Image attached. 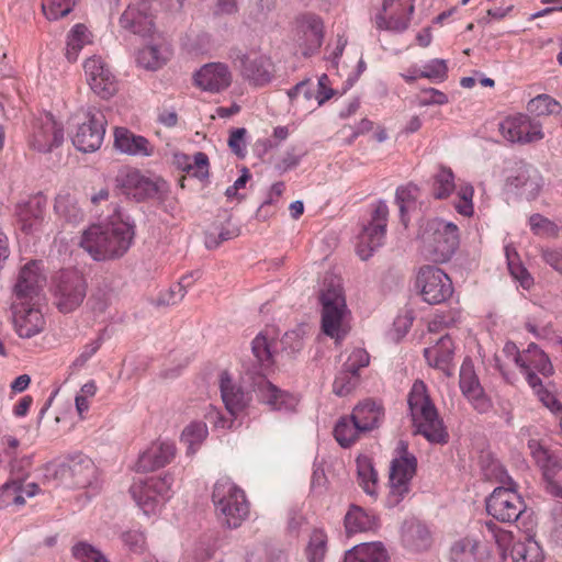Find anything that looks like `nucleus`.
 <instances>
[{
    "label": "nucleus",
    "instance_id": "49530a36",
    "mask_svg": "<svg viewBox=\"0 0 562 562\" xmlns=\"http://www.w3.org/2000/svg\"><path fill=\"white\" fill-rule=\"evenodd\" d=\"M87 32V27L81 23L76 24L69 32L66 45V57L69 61L77 60L79 52L88 42Z\"/></svg>",
    "mask_w": 562,
    "mask_h": 562
},
{
    "label": "nucleus",
    "instance_id": "58836bf2",
    "mask_svg": "<svg viewBox=\"0 0 562 562\" xmlns=\"http://www.w3.org/2000/svg\"><path fill=\"white\" fill-rule=\"evenodd\" d=\"M504 252L512 278L519 284L520 288L524 290H529L533 285V278L520 262L516 248L507 244L504 247Z\"/></svg>",
    "mask_w": 562,
    "mask_h": 562
},
{
    "label": "nucleus",
    "instance_id": "dca6fc26",
    "mask_svg": "<svg viewBox=\"0 0 562 562\" xmlns=\"http://www.w3.org/2000/svg\"><path fill=\"white\" fill-rule=\"evenodd\" d=\"M64 142V128L50 113L33 119L29 133V146L38 153H49Z\"/></svg>",
    "mask_w": 562,
    "mask_h": 562
},
{
    "label": "nucleus",
    "instance_id": "9b49d317",
    "mask_svg": "<svg viewBox=\"0 0 562 562\" xmlns=\"http://www.w3.org/2000/svg\"><path fill=\"white\" fill-rule=\"evenodd\" d=\"M322 330L339 341L345 338L348 330L344 325L347 305L340 286L329 285L322 291Z\"/></svg>",
    "mask_w": 562,
    "mask_h": 562
},
{
    "label": "nucleus",
    "instance_id": "09e8293b",
    "mask_svg": "<svg viewBox=\"0 0 562 562\" xmlns=\"http://www.w3.org/2000/svg\"><path fill=\"white\" fill-rule=\"evenodd\" d=\"M327 551V536L321 529L313 530L306 547L308 562H323Z\"/></svg>",
    "mask_w": 562,
    "mask_h": 562
},
{
    "label": "nucleus",
    "instance_id": "6e6552de",
    "mask_svg": "<svg viewBox=\"0 0 562 562\" xmlns=\"http://www.w3.org/2000/svg\"><path fill=\"white\" fill-rule=\"evenodd\" d=\"M519 368L538 398L547 407L555 405V397L543 386L541 379L536 374L538 372L543 376H549L553 373V366L548 355L538 345L532 342L522 352Z\"/></svg>",
    "mask_w": 562,
    "mask_h": 562
},
{
    "label": "nucleus",
    "instance_id": "864d4df0",
    "mask_svg": "<svg viewBox=\"0 0 562 562\" xmlns=\"http://www.w3.org/2000/svg\"><path fill=\"white\" fill-rule=\"evenodd\" d=\"M72 555L79 562H108L106 558L91 544L79 542L72 547Z\"/></svg>",
    "mask_w": 562,
    "mask_h": 562
},
{
    "label": "nucleus",
    "instance_id": "338daca9",
    "mask_svg": "<svg viewBox=\"0 0 562 562\" xmlns=\"http://www.w3.org/2000/svg\"><path fill=\"white\" fill-rule=\"evenodd\" d=\"M550 538L557 544L562 546V504H557L552 509V527Z\"/></svg>",
    "mask_w": 562,
    "mask_h": 562
},
{
    "label": "nucleus",
    "instance_id": "8fccbe9b",
    "mask_svg": "<svg viewBox=\"0 0 562 562\" xmlns=\"http://www.w3.org/2000/svg\"><path fill=\"white\" fill-rule=\"evenodd\" d=\"M358 481L368 495L376 494L378 473L369 460H358Z\"/></svg>",
    "mask_w": 562,
    "mask_h": 562
},
{
    "label": "nucleus",
    "instance_id": "ddd939ff",
    "mask_svg": "<svg viewBox=\"0 0 562 562\" xmlns=\"http://www.w3.org/2000/svg\"><path fill=\"white\" fill-rule=\"evenodd\" d=\"M114 182L119 194L138 202L158 198L166 191V182L164 180H151L135 169L120 170Z\"/></svg>",
    "mask_w": 562,
    "mask_h": 562
},
{
    "label": "nucleus",
    "instance_id": "ea45409f",
    "mask_svg": "<svg viewBox=\"0 0 562 562\" xmlns=\"http://www.w3.org/2000/svg\"><path fill=\"white\" fill-rule=\"evenodd\" d=\"M375 525L376 520L373 515L355 505L345 516V528L349 535L371 530Z\"/></svg>",
    "mask_w": 562,
    "mask_h": 562
},
{
    "label": "nucleus",
    "instance_id": "b1692460",
    "mask_svg": "<svg viewBox=\"0 0 562 562\" xmlns=\"http://www.w3.org/2000/svg\"><path fill=\"white\" fill-rule=\"evenodd\" d=\"M56 473L61 477L71 479L74 486L85 488L95 480L97 468L89 457L78 453L61 463Z\"/></svg>",
    "mask_w": 562,
    "mask_h": 562
},
{
    "label": "nucleus",
    "instance_id": "5701e85b",
    "mask_svg": "<svg viewBox=\"0 0 562 562\" xmlns=\"http://www.w3.org/2000/svg\"><path fill=\"white\" fill-rule=\"evenodd\" d=\"M459 384L463 395L471 402L475 411L481 414L490 411L492 407L491 401L479 382L470 358H465L460 368Z\"/></svg>",
    "mask_w": 562,
    "mask_h": 562
},
{
    "label": "nucleus",
    "instance_id": "052dcab7",
    "mask_svg": "<svg viewBox=\"0 0 562 562\" xmlns=\"http://www.w3.org/2000/svg\"><path fill=\"white\" fill-rule=\"evenodd\" d=\"M88 305L95 314H103L110 305V292L105 289H97L88 300Z\"/></svg>",
    "mask_w": 562,
    "mask_h": 562
},
{
    "label": "nucleus",
    "instance_id": "4be33fe9",
    "mask_svg": "<svg viewBox=\"0 0 562 562\" xmlns=\"http://www.w3.org/2000/svg\"><path fill=\"white\" fill-rule=\"evenodd\" d=\"M92 91L102 99L111 98L117 91V81L100 57H91L83 65Z\"/></svg>",
    "mask_w": 562,
    "mask_h": 562
},
{
    "label": "nucleus",
    "instance_id": "0e129e2a",
    "mask_svg": "<svg viewBox=\"0 0 562 562\" xmlns=\"http://www.w3.org/2000/svg\"><path fill=\"white\" fill-rule=\"evenodd\" d=\"M122 541L133 552H142L145 548V536L139 530H128L122 533Z\"/></svg>",
    "mask_w": 562,
    "mask_h": 562
},
{
    "label": "nucleus",
    "instance_id": "6e6d98bb",
    "mask_svg": "<svg viewBox=\"0 0 562 562\" xmlns=\"http://www.w3.org/2000/svg\"><path fill=\"white\" fill-rule=\"evenodd\" d=\"M42 11L48 20H57L71 11V0H47L42 4Z\"/></svg>",
    "mask_w": 562,
    "mask_h": 562
},
{
    "label": "nucleus",
    "instance_id": "a19ab883",
    "mask_svg": "<svg viewBox=\"0 0 562 562\" xmlns=\"http://www.w3.org/2000/svg\"><path fill=\"white\" fill-rule=\"evenodd\" d=\"M358 427L360 426L352 418V415L339 418L334 428L335 439L342 448L351 447L363 434V430L358 429Z\"/></svg>",
    "mask_w": 562,
    "mask_h": 562
},
{
    "label": "nucleus",
    "instance_id": "a18cd8bd",
    "mask_svg": "<svg viewBox=\"0 0 562 562\" xmlns=\"http://www.w3.org/2000/svg\"><path fill=\"white\" fill-rule=\"evenodd\" d=\"M168 58L167 48L161 49L157 45H148L138 52L137 63L148 70H157L167 63Z\"/></svg>",
    "mask_w": 562,
    "mask_h": 562
},
{
    "label": "nucleus",
    "instance_id": "4d7b16f0",
    "mask_svg": "<svg viewBox=\"0 0 562 562\" xmlns=\"http://www.w3.org/2000/svg\"><path fill=\"white\" fill-rule=\"evenodd\" d=\"M529 225L531 231L539 236H554L558 231L557 225L541 214H532L529 217Z\"/></svg>",
    "mask_w": 562,
    "mask_h": 562
},
{
    "label": "nucleus",
    "instance_id": "603ef678",
    "mask_svg": "<svg viewBox=\"0 0 562 562\" xmlns=\"http://www.w3.org/2000/svg\"><path fill=\"white\" fill-rule=\"evenodd\" d=\"M209 165L207 155L203 151H198L193 155V160L186 165L182 171L199 180H205L209 178Z\"/></svg>",
    "mask_w": 562,
    "mask_h": 562
},
{
    "label": "nucleus",
    "instance_id": "f03ea898",
    "mask_svg": "<svg viewBox=\"0 0 562 562\" xmlns=\"http://www.w3.org/2000/svg\"><path fill=\"white\" fill-rule=\"evenodd\" d=\"M134 235V227L124 222L91 225L82 233L80 246L97 261L113 260L130 249Z\"/></svg>",
    "mask_w": 562,
    "mask_h": 562
},
{
    "label": "nucleus",
    "instance_id": "7c9ffc66",
    "mask_svg": "<svg viewBox=\"0 0 562 562\" xmlns=\"http://www.w3.org/2000/svg\"><path fill=\"white\" fill-rule=\"evenodd\" d=\"M450 560L451 562H488V551L480 541L463 538L451 547Z\"/></svg>",
    "mask_w": 562,
    "mask_h": 562
},
{
    "label": "nucleus",
    "instance_id": "79ce46f5",
    "mask_svg": "<svg viewBox=\"0 0 562 562\" xmlns=\"http://www.w3.org/2000/svg\"><path fill=\"white\" fill-rule=\"evenodd\" d=\"M54 210L65 221L78 224L83 220V212L77 200L69 193H59L55 199Z\"/></svg>",
    "mask_w": 562,
    "mask_h": 562
},
{
    "label": "nucleus",
    "instance_id": "13d9d810",
    "mask_svg": "<svg viewBox=\"0 0 562 562\" xmlns=\"http://www.w3.org/2000/svg\"><path fill=\"white\" fill-rule=\"evenodd\" d=\"M358 379L349 373H338L333 383V392L338 396L348 395L357 385Z\"/></svg>",
    "mask_w": 562,
    "mask_h": 562
},
{
    "label": "nucleus",
    "instance_id": "f3484780",
    "mask_svg": "<svg viewBox=\"0 0 562 562\" xmlns=\"http://www.w3.org/2000/svg\"><path fill=\"white\" fill-rule=\"evenodd\" d=\"M423 300L429 304L446 302L453 293L452 281L447 273L435 266L419 269L416 280Z\"/></svg>",
    "mask_w": 562,
    "mask_h": 562
},
{
    "label": "nucleus",
    "instance_id": "473e14b6",
    "mask_svg": "<svg viewBox=\"0 0 562 562\" xmlns=\"http://www.w3.org/2000/svg\"><path fill=\"white\" fill-rule=\"evenodd\" d=\"M220 389L227 412L232 416L237 417L247 406L249 397L240 387L233 383L227 373L221 375Z\"/></svg>",
    "mask_w": 562,
    "mask_h": 562
},
{
    "label": "nucleus",
    "instance_id": "e433bc0d",
    "mask_svg": "<svg viewBox=\"0 0 562 562\" xmlns=\"http://www.w3.org/2000/svg\"><path fill=\"white\" fill-rule=\"evenodd\" d=\"M402 541L413 551H423L430 547L431 537L428 528L419 521H406L402 528Z\"/></svg>",
    "mask_w": 562,
    "mask_h": 562
},
{
    "label": "nucleus",
    "instance_id": "423d86ee",
    "mask_svg": "<svg viewBox=\"0 0 562 562\" xmlns=\"http://www.w3.org/2000/svg\"><path fill=\"white\" fill-rule=\"evenodd\" d=\"M396 457L391 461L386 506L396 507L409 494L412 480L417 471V458L408 451L407 442L401 440Z\"/></svg>",
    "mask_w": 562,
    "mask_h": 562
},
{
    "label": "nucleus",
    "instance_id": "f704fd0d",
    "mask_svg": "<svg viewBox=\"0 0 562 562\" xmlns=\"http://www.w3.org/2000/svg\"><path fill=\"white\" fill-rule=\"evenodd\" d=\"M15 314V330L21 338H31L43 330L44 317L40 310L24 307Z\"/></svg>",
    "mask_w": 562,
    "mask_h": 562
},
{
    "label": "nucleus",
    "instance_id": "f8f14e48",
    "mask_svg": "<svg viewBox=\"0 0 562 562\" xmlns=\"http://www.w3.org/2000/svg\"><path fill=\"white\" fill-rule=\"evenodd\" d=\"M494 543L502 561L510 557L513 562H542L543 550L532 537L516 541L513 531L494 527Z\"/></svg>",
    "mask_w": 562,
    "mask_h": 562
},
{
    "label": "nucleus",
    "instance_id": "393cba45",
    "mask_svg": "<svg viewBox=\"0 0 562 562\" xmlns=\"http://www.w3.org/2000/svg\"><path fill=\"white\" fill-rule=\"evenodd\" d=\"M45 284V277L41 273L36 261L27 262L20 271L14 285V294L21 304L32 302L40 295Z\"/></svg>",
    "mask_w": 562,
    "mask_h": 562
},
{
    "label": "nucleus",
    "instance_id": "9d476101",
    "mask_svg": "<svg viewBox=\"0 0 562 562\" xmlns=\"http://www.w3.org/2000/svg\"><path fill=\"white\" fill-rule=\"evenodd\" d=\"M173 477L166 473L164 476H150L137 480L130 487V494L142 512L149 516L156 514L159 506L170 497Z\"/></svg>",
    "mask_w": 562,
    "mask_h": 562
},
{
    "label": "nucleus",
    "instance_id": "6ab92c4d",
    "mask_svg": "<svg viewBox=\"0 0 562 562\" xmlns=\"http://www.w3.org/2000/svg\"><path fill=\"white\" fill-rule=\"evenodd\" d=\"M502 136L513 144H530L544 137L542 125L527 114L507 116L499 123Z\"/></svg>",
    "mask_w": 562,
    "mask_h": 562
},
{
    "label": "nucleus",
    "instance_id": "bb28decb",
    "mask_svg": "<svg viewBox=\"0 0 562 562\" xmlns=\"http://www.w3.org/2000/svg\"><path fill=\"white\" fill-rule=\"evenodd\" d=\"M194 82L205 91L220 92L231 85L232 76L226 65L212 63L195 72Z\"/></svg>",
    "mask_w": 562,
    "mask_h": 562
},
{
    "label": "nucleus",
    "instance_id": "aec40b11",
    "mask_svg": "<svg viewBox=\"0 0 562 562\" xmlns=\"http://www.w3.org/2000/svg\"><path fill=\"white\" fill-rule=\"evenodd\" d=\"M528 448L542 471L547 492L554 497L562 498V484L559 481L562 475V465L559 460L536 439L528 440Z\"/></svg>",
    "mask_w": 562,
    "mask_h": 562
},
{
    "label": "nucleus",
    "instance_id": "f257e3e1",
    "mask_svg": "<svg viewBox=\"0 0 562 562\" xmlns=\"http://www.w3.org/2000/svg\"><path fill=\"white\" fill-rule=\"evenodd\" d=\"M272 340L259 333L251 341L254 360L246 367L248 374L254 375V392L260 402L273 411L290 409L293 406L292 396L273 385L265 375V371L273 364Z\"/></svg>",
    "mask_w": 562,
    "mask_h": 562
},
{
    "label": "nucleus",
    "instance_id": "774afa93",
    "mask_svg": "<svg viewBox=\"0 0 562 562\" xmlns=\"http://www.w3.org/2000/svg\"><path fill=\"white\" fill-rule=\"evenodd\" d=\"M541 258L554 271L562 274V248H543Z\"/></svg>",
    "mask_w": 562,
    "mask_h": 562
},
{
    "label": "nucleus",
    "instance_id": "72a5a7b5",
    "mask_svg": "<svg viewBox=\"0 0 562 562\" xmlns=\"http://www.w3.org/2000/svg\"><path fill=\"white\" fill-rule=\"evenodd\" d=\"M352 418L359 424L358 429L363 432L378 428L383 419V407L371 400L358 404L352 413Z\"/></svg>",
    "mask_w": 562,
    "mask_h": 562
},
{
    "label": "nucleus",
    "instance_id": "412c9836",
    "mask_svg": "<svg viewBox=\"0 0 562 562\" xmlns=\"http://www.w3.org/2000/svg\"><path fill=\"white\" fill-rule=\"evenodd\" d=\"M234 63L239 68L243 78L255 87L266 86L273 78V63L263 55L238 52Z\"/></svg>",
    "mask_w": 562,
    "mask_h": 562
},
{
    "label": "nucleus",
    "instance_id": "680f3d73",
    "mask_svg": "<svg viewBox=\"0 0 562 562\" xmlns=\"http://www.w3.org/2000/svg\"><path fill=\"white\" fill-rule=\"evenodd\" d=\"M246 134L247 131L244 127L234 128L229 134L228 146L231 150L239 158H244L246 155Z\"/></svg>",
    "mask_w": 562,
    "mask_h": 562
},
{
    "label": "nucleus",
    "instance_id": "5fc2aeb1",
    "mask_svg": "<svg viewBox=\"0 0 562 562\" xmlns=\"http://www.w3.org/2000/svg\"><path fill=\"white\" fill-rule=\"evenodd\" d=\"M473 193L474 189L471 184L460 186L457 192L458 201L454 203V207L459 214L464 216L473 214Z\"/></svg>",
    "mask_w": 562,
    "mask_h": 562
},
{
    "label": "nucleus",
    "instance_id": "39448f33",
    "mask_svg": "<svg viewBox=\"0 0 562 562\" xmlns=\"http://www.w3.org/2000/svg\"><path fill=\"white\" fill-rule=\"evenodd\" d=\"M212 501L221 524L227 528H238L249 514L244 491L229 479L215 483Z\"/></svg>",
    "mask_w": 562,
    "mask_h": 562
},
{
    "label": "nucleus",
    "instance_id": "20e7f679",
    "mask_svg": "<svg viewBox=\"0 0 562 562\" xmlns=\"http://www.w3.org/2000/svg\"><path fill=\"white\" fill-rule=\"evenodd\" d=\"M420 252L429 261L443 263L459 247V228L441 218L427 220L419 229Z\"/></svg>",
    "mask_w": 562,
    "mask_h": 562
},
{
    "label": "nucleus",
    "instance_id": "e2e57ef3",
    "mask_svg": "<svg viewBox=\"0 0 562 562\" xmlns=\"http://www.w3.org/2000/svg\"><path fill=\"white\" fill-rule=\"evenodd\" d=\"M104 334L105 329L100 331L98 338L94 341L85 346L83 351L74 361L75 367H83L87 361L100 349L104 340Z\"/></svg>",
    "mask_w": 562,
    "mask_h": 562
},
{
    "label": "nucleus",
    "instance_id": "2f4dec72",
    "mask_svg": "<svg viewBox=\"0 0 562 562\" xmlns=\"http://www.w3.org/2000/svg\"><path fill=\"white\" fill-rule=\"evenodd\" d=\"M424 356L429 366L441 370L447 376L452 375L453 341L449 336L441 337L436 346L426 348Z\"/></svg>",
    "mask_w": 562,
    "mask_h": 562
},
{
    "label": "nucleus",
    "instance_id": "1a4fd4ad",
    "mask_svg": "<svg viewBox=\"0 0 562 562\" xmlns=\"http://www.w3.org/2000/svg\"><path fill=\"white\" fill-rule=\"evenodd\" d=\"M87 281L76 269L61 270L53 281L54 304L60 313L77 310L87 295Z\"/></svg>",
    "mask_w": 562,
    "mask_h": 562
},
{
    "label": "nucleus",
    "instance_id": "bf43d9fd",
    "mask_svg": "<svg viewBox=\"0 0 562 562\" xmlns=\"http://www.w3.org/2000/svg\"><path fill=\"white\" fill-rule=\"evenodd\" d=\"M447 71L446 60L437 58L425 65L424 70L419 72V77L443 80L447 77Z\"/></svg>",
    "mask_w": 562,
    "mask_h": 562
},
{
    "label": "nucleus",
    "instance_id": "7ed1b4c3",
    "mask_svg": "<svg viewBox=\"0 0 562 562\" xmlns=\"http://www.w3.org/2000/svg\"><path fill=\"white\" fill-rule=\"evenodd\" d=\"M415 435H423L431 443L448 442L449 435L427 394L426 384L414 382L407 398Z\"/></svg>",
    "mask_w": 562,
    "mask_h": 562
},
{
    "label": "nucleus",
    "instance_id": "a878e982",
    "mask_svg": "<svg viewBox=\"0 0 562 562\" xmlns=\"http://www.w3.org/2000/svg\"><path fill=\"white\" fill-rule=\"evenodd\" d=\"M120 25L134 34L149 35L154 29V18L147 1H139L137 5H128L120 16Z\"/></svg>",
    "mask_w": 562,
    "mask_h": 562
},
{
    "label": "nucleus",
    "instance_id": "cd10ccee",
    "mask_svg": "<svg viewBox=\"0 0 562 562\" xmlns=\"http://www.w3.org/2000/svg\"><path fill=\"white\" fill-rule=\"evenodd\" d=\"M176 456V446L170 441H158L144 451L136 463L137 471L149 472L171 462Z\"/></svg>",
    "mask_w": 562,
    "mask_h": 562
},
{
    "label": "nucleus",
    "instance_id": "37998d69",
    "mask_svg": "<svg viewBox=\"0 0 562 562\" xmlns=\"http://www.w3.org/2000/svg\"><path fill=\"white\" fill-rule=\"evenodd\" d=\"M456 190L454 173L450 167L440 165L432 176V196L437 200L448 199Z\"/></svg>",
    "mask_w": 562,
    "mask_h": 562
},
{
    "label": "nucleus",
    "instance_id": "c03bdc74",
    "mask_svg": "<svg viewBox=\"0 0 562 562\" xmlns=\"http://www.w3.org/2000/svg\"><path fill=\"white\" fill-rule=\"evenodd\" d=\"M414 9V4L411 3L407 9H402L401 12L391 14L389 19H386L382 13H379L375 16L376 27L379 30L402 33L407 30Z\"/></svg>",
    "mask_w": 562,
    "mask_h": 562
},
{
    "label": "nucleus",
    "instance_id": "69168bd1",
    "mask_svg": "<svg viewBox=\"0 0 562 562\" xmlns=\"http://www.w3.org/2000/svg\"><path fill=\"white\" fill-rule=\"evenodd\" d=\"M186 296V290L178 283L170 286V289L158 296V305H175L182 301Z\"/></svg>",
    "mask_w": 562,
    "mask_h": 562
},
{
    "label": "nucleus",
    "instance_id": "4c0bfd02",
    "mask_svg": "<svg viewBox=\"0 0 562 562\" xmlns=\"http://www.w3.org/2000/svg\"><path fill=\"white\" fill-rule=\"evenodd\" d=\"M344 562H389V555L381 542L360 543L346 552Z\"/></svg>",
    "mask_w": 562,
    "mask_h": 562
},
{
    "label": "nucleus",
    "instance_id": "3c124183",
    "mask_svg": "<svg viewBox=\"0 0 562 562\" xmlns=\"http://www.w3.org/2000/svg\"><path fill=\"white\" fill-rule=\"evenodd\" d=\"M207 426L203 422H192L181 434V440L192 450L195 445H200L207 437Z\"/></svg>",
    "mask_w": 562,
    "mask_h": 562
},
{
    "label": "nucleus",
    "instance_id": "a211bd4d",
    "mask_svg": "<svg viewBox=\"0 0 562 562\" xmlns=\"http://www.w3.org/2000/svg\"><path fill=\"white\" fill-rule=\"evenodd\" d=\"M106 120L103 113L95 109H89L87 121L79 124L71 134L74 146L82 153H93L98 150L103 142L105 134Z\"/></svg>",
    "mask_w": 562,
    "mask_h": 562
},
{
    "label": "nucleus",
    "instance_id": "c85d7f7f",
    "mask_svg": "<svg viewBox=\"0 0 562 562\" xmlns=\"http://www.w3.org/2000/svg\"><path fill=\"white\" fill-rule=\"evenodd\" d=\"M47 199L43 194L31 196L16 205V216L21 229L29 234L35 231L44 220Z\"/></svg>",
    "mask_w": 562,
    "mask_h": 562
},
{
    "label": "nucleus",
    "instance_id": "c9c22d12",
    "mask_svg": "<svg viewBox=\"0 0 562 562\" xmlns=\"http://www.w3.org/2000/svg\"><path fill=\"white\" fill-rule=\"evenodd\" d=\"M40 492L36 483L24 484L22 479L10 480L0 488V497L5 504L23 505L25 503L24 495L33 497Z\"/></svg>",
    "mask_w": 562,
    "mask_h": 562
},
{
    "label": "nucleus",
    "instance_id": "2eb2a0df",
    "mask_svg": "<svg viewBox=\"0 0 562 562\" xmlns=\"http://www.w3.org/2000/svg\"><path fill=\"white\" fill-rule=\"evenodd\" d=\"M389 207L384 201H379L371 214L368 225H364L358 236L357 255L361 260H368L373 252L383 245Z\"/></svg>",
    "mask_w": 562,
    "mask_h": 562
},
{
    "label": "nucleus",
    "instance_id": "de8ad7c7",
    "mask_svg": "<svg viewBox=\"0 0 562 562\" xmlns=\"http://www.w3.org/2000/svg\"><path fill=\"white\" fill-rule=\"evenodd\" d=\"M527 109L537 116H546L559 113L562 106L551 95L539 94L528 102Z\"/></svg>",
    "mask_w": 562,
    "mask_h": 562
},
{
    "label": "nucleus",
    "instance_id": "0eeeda50",
    "mask_svg": "<svg viewBox=\"0 0 562 562\" xmlns=\"http://www.w3.org/2000/svg\"><path fill=\"white\" fill-rule=\"evenodd\" d=\"M524 512L517 484L502 464L494 461V519L514 522Z\"/></svg>",
    "mask_w": 562,
    "mask_h": 562
},
{
    "label": "nucleus",
    "instance_id": "4468645a",
    "mask_svg": "<svg viewBox=\"0 0 562 562\" xmlns=\"http://www.w3.org/2000/svg\"><path fill=\"white\" fill-rule=\"evenodd\" d=\"M542 184L543 179L538 169L519 160L507 169L504 190L531 201L539 195Z\"/></svg>",
    "mask_w": 562,
    "mask_h": 562
},
{
    "label": "nucleus",
    "instance_id": "c756f323",
    "mask_svg": "<svg viewBox=\"0 0 562 562\" xmlns=\"http://www.w3.org/2000/svg\"><path fill=\"white\" fill-rule=\"evenodd\" d=\"M114 146L121 153L132 156L148 157L154 153V146L147 138L136 135L126 127H116L114 132Z\"/></svg>",
    "mask_w": 562,
    "mask_h": 562
}]
</instances>
